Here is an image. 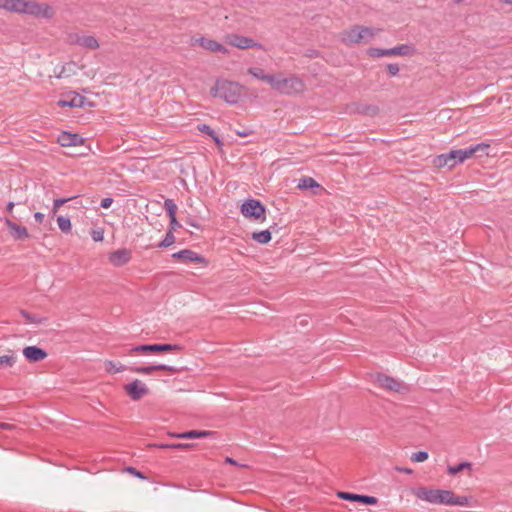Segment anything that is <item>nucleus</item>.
Returning <instances> with one entry per match:
<instances>
[{
  "instance_id": "obj_56",
  "label": "nucleus",
  "mask_w": 512,
  "mask_h": 512,
  "mask_svg": "<svg viewBox=\"0 0 512 512\" xmlns=\"http://www.w3.org/2000/svg\"><path fill=\"white\" fill-rule=\"evenodd\" d=\"M455 3H461L463 0H453Z\"/></svg>"
},
{
  "instance_id": "obj_3",
  "label": "nucleus",
  "mask_w": 512,
  "mask_h": 512,
  "mask_svg": "<svg viewBox=\"0 0 512 512\" xmlns=\"http://www.w3.org/2000/svg\"><path fill=\"white\" fill-rule=\"evenodd\" d=\"M271 87L279 93L292 95L303 91L304 84L296 76L284 77L282 74H276Z\"/></svg>"
},
{
  "instance_id": "obj_47",
  "label": "nucleus",
  "mask_w": 512,
  "mask_h": 512,
  "mask_svg": "<svg viewBox=\"0 0 512 512\" xmlns=\"http://www.w3.org/2000/svg\"><path fill=\"white\" fill-rule=\"evenodd\" d=\"M13 208H14V202H9L7 204L6 210H7V212L11 213Z\"/></svg>"
},
{
  "instance_id": "obj_29",
  "label": "nucleus",
  "mask_w": 512,
  "mask_h": 512,
  "mask_svg": "<svg viewBox=\"0 0 512 512\" xmlns=\"http://www.w3.org/2000/svg\"><path fill=\"white\" fill-rule=\"evenodd\" d=\"M16 362V358L13 354L0 356V369L12 367Z\"/></svg>"
},
{
  "instance_id": "obj_18",
  "label": "nucleus",
  "mask_w": 512,
  "mask_h": 512,
  "mask_svg": "<svg viewBox=\"0 0 512 512\" xmlns=\"http://www.w3.org/2000/svg\"><path fill=\"white\" fill-rule=\"evenodd\" d=\"M193 43H199V45L207 50L213 51V52H225L226 49L224 46L214 40H211L206 37H200L196 39H192Z\"/></svg>"
},
{
  "instance_id": "obj_39",
  "label": "nucleus",
  "mask_w": 512,
  "mask_h": 512,
  "mask_svg": "<svg viewBox=\"0 0 512 512\" xmlns=\"http://www.w3.org/2000/svg\"><path fill=\"white\" fill-rule=\"evenodd\" d=\"M350 32H375L373 29L365 26H354Z\"/></svg>"
},
{
  "instance_id": "obj_21",
  "label": "nucleus",
  "mask_w": 512,
  "mask_h": 512,
  "mask_svg": "<svg viewBox=\"0 0 512 512\" xmlns=\"http://www.w3.org/2000/svg\"><path fill=\"white\" fill-rule=\"evenodd\" d=\"M156 370H165L169 371L171 373L177 372V369L173 366L165 365V364H158V365H151V366H145V367H137L133 369L134 372L140 373V374H151L152 372Z\"/></svg>"
},
{
  "instance_id": "obj_36",
  "label": "nucleus",
  "mask_w": 512,
  "mask_h": 512,
  "mask_svg": "<svg viewBox=\"0 0 512 512\" xmlns=\"http://www.w3.org/2000/svg\"><path fill=\"white\" fill-rule=\"evenodd\" d=\"M71 199L72 198H57V199H55L53 202V213L55 214L62 205H64Z\"/></svg>"
},
{
  "instance_id": "obj_41",
  "label": "nucleus",
  "mask_w": 512,
  "mask_h": 512,
  "mask_svg": "<svg viewBox=\"0 0 512 512\" xmlns=\"http://www.w3.org/2000/svg\"><path fill=\"white\" fill-rule=\"evenodd\" d=\"M199 130H200L201 132L205 133V134L210 135V136L214 134V130H213L210 126H208V125H206V124L201 125V126L199 127Z\"/></svg>"
},
{
  "instance_id": "obj_4",
  "label": "nucleus",
  "mask_w": 512,
  "mask_h": 512,
  "mask_svg": "<svg viewBox=\"0 0 512 512\" xmlns=\"http://www.w3.org/2000/svg\"><path fill=\"white\" fill-rule=\"evenodd\" d=\"M488 149V144L479 143L464 149L451 150L448 152V158L452 159V165L453 167H455L457 164H461L465 160L470 159L473 156H487Z\"/></svg>"
},
{
  "instance_id": "obj_33",
  "label": "nucleus",
  "mask_w": 512,
  "mask_h": 512,
  "mask_svg": "<svg viewBox=\"0 0 512 512\" xmlns=\"http://www.w3.org/2000/svg\"><path fill=\"white\" fill-rule=\"evenodd\" d=\"M164 208L167 211L169 217L176 216L177 206L172 199H166L164 201Z\"/></svg>"
},
{
  "instance_id": "obj_1",
  "label": "nucleus",
  "mask_w": 512,
  "mask_h": 512,
  "mask_svg": "<svg viewBox=\"0 0 512 512\" xmlns=\"http://www.w3.org/2000/svg\"><path fill=\"white\" fill-rule=\"evenodd\" d=\"M5 10L49 18L52 16V8L46 4H40L31 0H7Z\"/></svg>"
},
{
  "instance_id": "obj_52",
  "label": "nucleus",
  "mask_w": 512,
  "mask_h": 512,
  "mask_svg": "<svg viewBox=\"0 0 512 512\" xmlns=\"http://www.w3.org/2000/svg\"><path fill=\"white\" fill-rule=\"evenodd\" d=\"M238 134H239L240 136H242V137H243V136H247V135H248V134H247V133H245L244 131H241V132H239Z\"/></svg>"
},
{
  "instance_id": "obj_2",
  "label": "nucleus",
  "mask_w": 512,
  "mask_h": 512,
  "mask_svg": "<svg viewBox=\"0 0 512 512\" xmlns=\"http://www.w3.org/2000/svg\"><path fill=\"white\" fill-rule=\"evenodd\" d=\"M211 94L214 97H219L227 103H237L240 97V87L237 83L227 80H217L215 85L211 88Z\"/></svg>"
},
{
  "instance_id": "obj_22",
  "label": "nucleus",
  "mask_w": 512,
  "mask_h": 512,
  "mask_svg": "<svg viewBox=\"0 0 512 512\" xmlns=\"http://www.w3.org/2000/svg\"><path fill=\"white\" fill-rule=\"evenodd\" d=\"M248 73L257 79L267 82L270 86H272L275 75L266 74L263 69L258 67L249 68Z\"/></svg>"
},
{
  "instance_id": "obj_8",
  "label": "nucleus",
  "mask_w": 512,
  "mask_h": 512,
  "mask_svg": "<svg viewBox=\"0 0 512 512\" xmlns=\"http://www.w3.org/2000/svg\"><path fill=\"white\" fill-rule=\"evenodd\" d=\"M375 382L380 387L389 391L402 392L407 389L403 382L384 374H377L375 377Z\"/></svg>"
},
{
  "instance_id": "obj_6",
  "label": "nucleus",
  "mask_w": 512,
  "mask_h": 512,
  "mask_svg": "<svg viewBox=\"0 0 512 512\" xmlns=\"http://www.w3.org/2000/svg\"><path fill=\"white\" fill-rule=\"evenodd\" d=\"M241 213L246 218L260 219L264 218L265 207L261 204L260 201L250 199L241 205Z\"/></svg>"
},
{
  "instance_id": "obj_55",
  "label": "nucleus",
  "mask_w": 512,
  "mask_h": 512,
  "mask_svg": "<svg viewBox=\"0 0 512 512\" xmlns=\"http://www.w3.org/2000/svg\"><path fill=\"white\" fill-rule=\"evenodd\" d=\"M189 224L193 227H198L194 222H189Z\"/></svg>"
},
{
  "instance_id": "obj_13",
  "label": "nucleus",
  "mask_w": 512,
  "mask_h": 512,
  "mask_svg": "<svg viewBox=\"0 0 512 512\" xmlns=\"http://www.w3.org/2000/svg\"><path fill=\"white\" fill-rule=\"evenodd\" d=\"M125 390L133 400H139L148 393V388L140 380H134L125 386Z\"/></svg>"
},
{
  "instance_id": "obj_51",
  "label": "nucleus",
  "mask_w": 512,
  "mask_h": 512,
  "mask_svg": "<svg viewBox=\"0 0 512 512\" xmlns=\"http://www.w3.org/2000/svg\"><path fill=\"white\" fill-rule=\"evenodd\" d=\"M501 1L506 3V4H512V0H501Z\"/></svg>"
},
{
  "instance_id": "obj_31",
  "label": "nucleus",
  "mask_w": 512,
  "mask_h": 512,
  "mask_svg": "<svg viewBox=\"0 0 512 512\" xmlns=\"http://www.w3.org/2000/svg\"><path fill=\"white\" fill-rule=\"evenodd\" d=\"M57 223H58L59 229L62 232L70 231V229H71V221H70L69 218L63 217V216H59L57 218Z\"/></svg>"
},
{
  "instance_id": "obj_37",
  "label": "nucleus",
  "mask_w": 512,
  "mask_h": 512,
  "mask_svg": "<svg viewBox=\"0 0 512 512\" xmlns=\"http://www.w3.org/2000/svg\"><path fill=\"white\" fill-rule=\"evenodd\" d=\"M387 71L391 76H395L399 72V66L397 64H388Z\"/></svg>"
},
{
  "instance_id": "obj_26",
  "label": "nucleus",
  "mask_w": 512,
  "mask_h": 512,
  "mask_svg": "<svg viewBox=\"0 0 512 512\" xmlns=\"http://www.w3.org/2000/svg\"><path fill=\"white\" fill-rule=\"evenodd\" d=\"M434 164L437 167L447 166L450 169L453 168L452 159L448 158V153L438 155L434 160Z\"/></svg>"
},
{
  "instance_id": "obj_11",
  "label": "nucleus",
  "mask_w": 512,
  "mask_h": 512,
  "mask_svg": "<svg viewBox=\"0 0 512 512\" xmlns=\"http://www.w3.org/2000/svg\"><path fill=\"white\" fill-rule=\"evenodd\" d=\"M85 98L76 92H69L58 100L57 105L60 107L81 108L84 106Z\"/></svg>"
},
{
  "instance_id": "obj_12",
  "label": "nucleus",
  "mask_w": 512,
  "mask_h": 512,
  "mask_svg": "<svg viewBox=\"0 0 512 512\" xmlns=\"http://www.w3.org/2000/svg\"><path fill=\"white\" fill-rule=\"evenodd\" d=\"M69 40L88 49L99 47L98 40L91 34H70Z\"/></svg>"
},
{
  "instance_id": "obj_9",
  "label": "nucleus",
  "mask_w": 512,
  "mask_h": 512,
  "mask_svg": "<svg viewBox=\"0 0 512 512\" xmlns=\"http://www.w3.org/2000/svg\"><path fill=\"white\" fill-rule=\"evenodd\" d=\"M411 50L412 48L409 45H400L391 49L371 48L369 53L372 57H382L391 55H407Z\"/></svg>"
},
{
  "instance_id": "obj_46",
  "label": "nucleus",
  "mask_w": 512,
  "mask_h": 512,
  "mask_svg": "<svg viewBox=\"0 0 512 512\" xmlns=\"http://www.w3.org/2000/svg\"><path fill=\"white\" fill-rule=\"evenodd\" d=\"M362 36H363V34H361V33L353 34V38H351V41L359 42V40L362 38Z\"/></svg>"
},
{
  "instance_id": "obj_45",
  "label": "nucleus",
  "mask_w": 512,
  "mask_h": 512,
  "mask_svg": "<svg viewBox=\"0 0 512 512\" xmlns=\"http://www.w3.org/2000/svg\"><path fill=\"white\" fill-rule=\"evenodd\" d=\"M44 217H45V216H44V214H43V213H41V212H36V213L34 214V219H35L37 222H39V223H41V222L44 220Z\"/></svg>"
},
{
  "instance_id": "obj_49",
  "label": "nucleus",
  "mask_w": 512,
  "mask_h": 512,
  "mask_svg": "<svg viewBox=\"0 0 512 512\" xmlns=\"http://www.w3.org/2000/svg\"><path fill=\"white\" fill-rule=\"evenodd\" d=\"M398 470H399L400 472H403V473H411V472H412V470H411V469H408V468H398Z\"/></svg>"
},
{
  "instance_id": "obj_23",
  "label": "nucleus",
  "mask_w": 512,
  "mask_h": 512,
  "mask_svg": "<svg viewBox=\"0 0 512 512\" xmlns=\"http://www.w3.org/2000/svg\"><path fill=\"white\" fill-rule=\"evenodd\" d=\"M212 435L210 431H198V430H190L183 433L177 434L179 439H197V438H205L207 436Z\"/></svg>"
},
{
  "instance_id": "obj_53",
  "label": "nucleus",
  "mask_w": 512,
  "mask_h": 512,
  "mask_svg": "<svg viewBox=\"0 0 512 512\" xmlns=\"http://www.w3.org/2000/svg\"><path fill=\"white\" fill-rule=\"evenodd\" d=\"M227 462L232 463V464H235V461H234V460H232L231 458H227Z\"/></svg>"
},
{
  "instance_id": "obj_14",
  "label": "nucleus",
  "mask_w": 512,
  "mask_h": 512,
  "mask_svg": "<svg viewBox=\"0 0 512 512\" xmlns=\"http://www.w3.org/2000/svg\"><path fill=\"white\" fill-rule=\"evenodd\" d=\"M23 355L30 362H39L47 357V352L37 346H27L23 349Z\"/></svg>"
},
{
  "instance_id": "obj_5",
  "label": "nucleus",
  "mask_w": 512,
  "mask_h": 512,
  "mask_svg": "<svg viewBox=\"0 0 512 512\" xmlns=\"http://www.w3.org/2000/svg\"><path fill=\"white\" fill-rule=\"evenodd\" d=\"M415 495L418 499L435 505H449L450 499H452V491L450 490L427 487L419 488L415 492Z\"/></svg>"
},
{
  "instance_id": "obj_50",
  "label": "nucleus",
  "mask_w": 512,
  "mask_h": 512,
  "mask_svg": "<svg viewBox=\"0 0 512 512\" xmlns=\"http://www.w3.org/2000/svg\"><path fill=\"white\" fill-rule=\"evenodd\" d=\"M6 4H7V0H0V8L5 9Z\"/></svg>"
},
{
  "instance_id": "obj_42",
  "label": "nucleus",
  "mask_w": 512,
  "mask_h": 512,
  "mask_svg": "<svg viewBox=\"0 0 512 512\" xmlns=\"http://www.w3.org/2000/svg\"><path fill=\"white\" fill-rule=\"evenodd\" d=\"M112 203H113V199L110 197H107V198H104L101 200L100 206L104 209H107L111 206Z\"/></svg>"
},
{
  "instance_id": "obj_19",
  "label": "nucleus",
  "mask_w": 512,
  "mask_h": 512,
  "mask_svg": "<svg viewBox=\"0 0 512 512\" xmlns=\"http://www.w3.org/2000/svg\"><path fill=\"white\" fill-rule=\"evenodd\" d=\"M59 143L61 146L68 147V146H78L83 143V138L80 137L78 134H71L68 132H63L59 138Z\"/></svg>"
},
{
  "instance_id": "obj_28",
  "label": "nucleus",
  "mask_w": 512,
  "mask_h": 512,
  "mask_svg": "<svg viewBox=\"0 0 512 512\" xmlns=\"http://www.w3.org/2000/svg\"><path fill=\"white\" fill-rule=\"evenodd\" d=\"M472 466V464L470 462H461L457 465H454V466H449L448 467V473L450 475H456L458 474L460 471L464 470V469H470Z\"/></svg>"
},
{
  "instance_id": "obj_30",
  "label": "nucleus",
  "mask_w": 512,
  "mask_h": 512,
  "mask_svg": "<svg viewBox=\"0 0 512 512\" xmlns=\"http://www.w3.org/2000/svg\"><path fill=\"white\" fill-rule=\"evenodd\" d=\"M124 366L120 363H116L113 361H106L105 362V370L109 373H119L124 370Z\"/></svg>"
},
{
  "instance_id": "obj_15",
  "label": "nucleus",
  "mask_w": 512,
  "mask_h": 512,
  "mask_svg": "<svg viewBox=\"0 0 512 512\" xmlns=\"http://www.w3.org/2000/svg\"><path fill=\"white\" fill-rule=\"evenodd\" d=\"M338 496H339V498H341L343 500L357 501V502H361L365 505H375L378 502L376 497L354 494V493H349V492H339Z\"/></svg>"
},
{
  "instance_id": "obj_10",
  "label": "nucleus",
  "mask_w": 512,
  "mask_h": 512,
  "mask_svg": "<svg viewBox=\"0 0 512 512\" xmlns=\"http://www.w3.org/2000/svg\"><path fill=\"white\" fill-rule=\"evenodd\" d=\"M131 258L132 252L127 248L117 249L108 256L109 262L115 267L124 266L130 262Z\"/></svg>"
},
{
  "instance_id": "obj_25",
  "label": "nucleus",
  "mask_w": 512,
  "mask_h": 512,
  "mask_svg": "<svg viewBox=\"0 0 512 512\" xmlns=\"http://www.w3.org/2000/svg\"><path fill=\"white\" fill-rule=\"evenodd\" d=\"M252 238L260 244H266L271 240V233L269 230L254 232Z\"/></svg>"
},
{
  "instance_id": "obj_7",
  "label": "nucleus",
  "mask_w": 512,
  "mask_h": 512,
  "mask_svg": "<svg viewBox=\"0 0 512 512\" xmlns=\"http://www.w3.org/2000/svg\"><path fill=\"white\" fill-rule=\"evenodd\" d=\"M182 347L178 344H143L133 347L131 352H169L174 350H181Z\"/></svg>"
},
{
  "instance_id": "obj_27",
  "label": "nucleus",
  "mask_w": 512,
  "mask_h": 512,
  "mask_svg": "<svg viewBox=\"0 0 512 512\" xmlns=\"http://www.w3.org/2000/svg\"><path fill=\"white\" fill-rule=\"evenodd\" d=\"M469 503V498L466 496H457L452 492V499H450L449 506H466Z\"/></svg>"
},
{
  "instance_id": "obj_20",
  "label": "nucleus",
  "mask_w": 512,
  "mask_h": 512,
  "mask_svg": "<svg viewBox=\"0 0 512 512\" xmlns=\"http://www.w3.org/2000/svg\"><path fill=\"white\" fill-rule=\"evenodd\" d=\"M5 224L16 239H26L29 237L26 227L20 226L9 219L5 220Z\"/></svg>"
},
{
  "instance_id": "obj_54",
  "label": "nucleus",
  "mask_w": 512,
  "mask_h": 512,
  "mask_svg": "<svg viewBox=\"0 0 512 512\" xmlns=\"http://www.w3.org/2000/svg\"><path fill=\"white\" fill-rule=\"evenodd\" d=\"M177 434H178V433H171V434H169V435H170L171 437L178 438V437H177Z\"/></svg>"
},
{
  "instance_id": "obj_35",
  "label": "nucleus",
  "mask_w": 512,
  "mask_h": 512,
  "mask_svg": "<svg viewBox=\"0 0 512 512\" xmlns=\"http://www.w3.org/2000/svg\"><path fill=\"white\" fill-rule=\"evenodd\" d=\"M428 458V453L426 451H418L414 453L411 457L414 462H423Z\"/></svg>"
},
{
  "instance_id": "obj_48",
  "label": "nucleus",
  "mask_w": 512,
  "mask_h": 512,
  "mask_svg": "<svg viewBox=\"0 0 512 512\" xmlns=\"http://www.w3.org/2000/svg\"><path fill=\"white\" fill-rule=\"evenodd\" d=\"M211 137L213 138V140L217 143V144H221V141L219 139V137L216 135V133L214 132L213 135H211Z\"/></svg>"
},
{
  "instance_id": "obj_16",
  "label": "nucleus",
  "mask_w": 512,
  "mask_h": 512,
  "mask_svg": "<svg viewBox=\"0 0 512 512\" xmlns=\"http://www.w3.org/2000/svg\"><path fill=\"white\" fill-rule=\"evenodd\" d=\"M172 257L180 259L185 263H202L204 261V258L201 255L188 249L178 251L174 253Z\"/></svg>"
},
{
  "instance_id": "obj_24",
  "label": "nucleus",
  "mask_w": 512,
  "mask_h": 512,
  "mask_svg": "<svg viewBox=\"0 0 512 512\" xmlns=\"http://www.w3.org/2000/svg\"><path fill=\"white\" fill-rule=\"evenodd\" d=\"M297 187L306 190L319 187V184L312 177H303L299 180Z\"/></svg>"
},
{
  "instance_id": "obj_44",
  "label": "nucleus",
  "mask_w": 512,
  "mask_h": 512,
  "mask_svg": "<svg viewBox=\"0 0 512 512\" xmlns=\"http://www.w3.org/2000/svg\"><path fill=\"white\" fill-rule=\"evenodd\" d=\"M21 313L24 316V318L27 319L28 321H30V322H36L37 321L35 316H32V315H30L29 313H27L25 311H21Z\"/></svg>"
},
{
  "instance_id": "obj_40",
  "label": "nucleus",
  "mask_w": 512,
  "mask_h": 512,
  "mask_svg": "<svg viewBox=\"0 0 512 512\" xmlns=\"http://www.w3.org/2000/svg\"><path fill=\"white\" fill-rule=\"evenodd\" d=\"M180 223L177 221L176 216L170 217V229L171 231L176 230L180 227Z\"/></svg>"
},
{
  "instance_id": "obj_43",
  "label": "nucleus",
  "mask_w": 512,
  "mask_h": 512,
  "mask_svg": "<svg viewBox=\"0 0 512 512\" xmlns=\"http://www.w3.org/2000/svg\"><path fill=\"white\" fill-rule=\"evenodd\" d=\"M104 238L103 231H93L92 233V239L96 242L102 241Z\"/></svg>"
},
{
  "instance_id": "obj_38",
  "label": "nucleus",
  "mask_w": 512,
  "mask_h": 512,
  "mask_svg": "<svg viewBox=\"0 0 512 512\" xmlns=\"http://www.w3.org/2000/svg\"><path fill=\"white\" fill-rule=\"evenodd\" d=\"M126 471L140 479H146V477L143 475V473L136 470L134 467H131V466L127 467Z\"/></svg>"
},
{
  "instance_id": "obj_34",
  "label": "nucleus",
  "mask_w": 512,
  "mask_h": 512,
  "mask_svg": "<svg viewBox=\"0 0 512 512\" xmlns=\"http://www.w3.org/2000/svg\"><path fill=\"white\" fill-rule=\"evenodd\" d=\"M192 445L188 443H172V444H160V448L164 449H188Z\"/></svg>"
},
{
  "instance_id": "obj_17",
  "label": "nucleus",
  "mask_w": 512,
  "mask_h": 512,
  "mask_svg": "<svg viewBox=\"0 0 512 512\" xmlns=\"http://www.w3.org/2000/svg\"><path fill=\"white\" fill-rule=\"evenodd\" d=\"M229 41L233 46L241 49L258 46V43L253 39L244 37L241 34H230Z\"/></svg>"
},
{
  "instance_id": "obj_32",
  "label": "nucleus",
  "mask_w": 512,
  "mask_h": 512,
  "mask_svg": "<svg viewBox=\"0 0 512 512\" xmlns=\"http://www.w3.org/2000/svg\"><path fill=\"white\" fill-rule=\"evenodd\" d=\"M175 242V236L173 235L172 231L169 230L164 239L158 244V247L160 248H167L171 246Z\"/></svg>"
}]
</instances>
